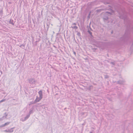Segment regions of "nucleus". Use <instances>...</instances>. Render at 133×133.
I'll return each mask as SVG.
<instances>
[{
	"label": "nucleus",
	"instance_id": "nucleus-1",
	"mask_svg": "<svg viewBox=\"0 0 133 133\" xmlns=\"http://www.w3.org/2000/svg\"><path fill=\"white\" fill-rule=\"evenodd\" d=\"M39 94V99H38V98L36 99V101H39L42 98V91H40L38 92Z\"/></svg>",
	"mask_w": 133,
	"mask_h": 133
},
{
	"label": "nucleus",
	"instance_id": "nucleus-2",
	"mask_svg": "<svg viewBox=\"0 0 133 133\" xmlns=\"http://www.w3.org/2000/svg\"><path fill=\"white\" fill-rule=\"evenodd\" d=\"M8 112H5L4 113V116H3L2 118H0V121H1L4 118H6V117L8 116Z\"/></svg>",
	"mask_w": 133,
	"mask_h": 133
},
{
	"label": "nucleus",
	"instance_id": "nucleus-3",
	"mask_svg": "<svg viewBox=\"0 0 133 133\" xmlns=\"http://www.w3.org/2000/svg\"><path fill=\"white\" fill-rule=\"evenodd\" d=\"M8 124V122H7L6 123H5L4 124L1 125V128L4 127L6 125H7Z\"/></svg>",
	"mask_w": 133,
	"mask_h": 133
},
{
	"label": "nucleus",
	"instance_id": "nucleus-4",
	"mask_svg": "<svg viewBox=\"0 0 133 133\" xmlns=\"http://www.w3.org/2000/svg\"><path fill=\"white\" fill-rule=\"evenodd\" d=\"M6 100V99H2L0 101V103L5 101Z\"/></svg>",
	"mask_w": 133,
	"mask_h": 133
},
{
	"label": "nucleus",
	"instance_id": "nucleus-5",
	"mask_svg": "<svg viewBox=\"0 0 133 133\" xmlns=\"http://www.w3.org/2000/svg\"><path fill=\"white\" fill-rule=\"evenodd\" d=\"M2 14V10H0V15L1 16Z\"/></svg>",
	"mask_w": 133,
	"mask_h": 133
},
{
	"label": "nucleus",
	"instance_id": "nucleus-6",
	"mask_svg": "<svg viewBox=\"0 0 133 133\" xmlns=\"http://www.w3.org/2000/svg\"><path fill=\"white\" fill-rule=\"evenodd\" d=\"M2 72L0 71V76H1V75H2Z\"/></svg>",
	"mask_w": 133,
	"mask_h": 133
},
{
	"label": "nucleus",
	"instance_id": "nucleus-7",
	"mask_svg": "<svg viewBox=\"0 0 133 133\" xmlns=\"http://www.w3.org/2000/svg\"><path fill=\"white\" fill-rule=\"evenodd\" d=\"M4 131L6 132H8V130H4Z\"/></svg>",
	"mask_w": 133,
	"mask_h": 133
},
{
	"label": "nucleus",
	"instance_id": "nucleus-8",
	"mask_svg": "<svg viewBox=\"0 0 133 133\" xmlns=\"http://www.w3.org/2000/svg\"><path fill=\"white\" fill-rule=\"evenodd\" d=\"M6 58V59H7V61H8V59H7V58Z\"/></svg>",
	"mask_w": 133,
	"mask_h": 133
},
{
	"label": "nucleus",
	"instance_id": "nucleus-9",
	"mask_svg": "<svg viewBox=\"0 0 133 133\" xmlns=\"http://www.w3.org/2000/svg\"><path fill=\"white\" fill-rule=\"evenodd\" d=\"M1 128V125L0 126V128Z\"/></svg>",
	"mask_w": 133,
	"mask_h": 133
},
{
	"label": "nucleus",
	"instance_id": "nucleus-10",
	"mask_svg": "<svg viewBox=\"0 0 133 133\" xmlns=\"http://www.w3.org/2000/svg\"><path fill=\"white\" fill-rule=\"evenodd\" d=\"M7 64H8V62H7Z\"/></svg>",
	"mask_w": 133,
	"mask_h": 133
},
{
	"label": "nucleus",
	"instance_id": "nucleus-11",
	"mask_svg": "<svg viewBox=\"0 0 133 133\" xmlns=\"http://www.w3.org/2000/svg\"><path fill=\"white\" fill-rule=\"evenodd\" d=\"M74 54H75L76 53L75 52H74Z\"/></svg>",
	"mask_w": 133,
	"mask_h": 133
}]
</instances>
